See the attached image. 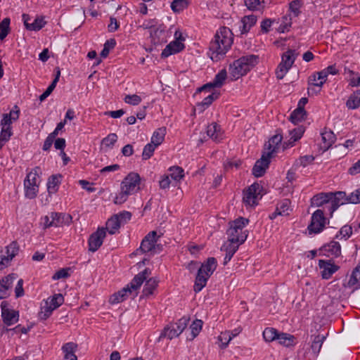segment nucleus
<instances>
[{
    "label": "nucleus",
    "instance_id": "nucleus-21",
    "mask_svg": "<svg viewBox=\"0 0 360 360\" xmlns=\"http://www.w3.org/2000/svg\"><path fill=\"white\" fill-rule=\"evenodd\" d=\"M19 245L17 242L13 241L6 248V255L1 257L0 261V269L3 268V266H6L10 261L18 253Z\"/></svg>",
    "mask_w": 360,
    "mask_h": 360
},
{
    "label": "nucleus",
    "instance_id": "nucleus-44",
    "mask_svg": "<svg viewBox=\"0 0 360 360\" xmlns=\"http://www.w3.org/2000/svg\"><path fill=\"white\" fill-rule=\"evenodd\" d=\"M40 168L39 167H34L30 172L26 178L24 180V182L30 183L32 184H39L37 182L38 179L39 178Z\"/></svg>",
    "mask_w": 360,
    "mask_h": 360
},
{
    "label": "nucleus",
    "instance_id": "nucleus-34",
    "mask_svg": "<svg viewBox=\"0 0 360 360\" xmlns=\"http://www.w3.org/2000/svg\"><path fill=\"white\" fill-rule=\"evenodd\" d=\"M145 281L146 283L142 292L143 296L148 297L153 294L154 290L158 285L159 281L155 278H150L148 280L146 278Z\"/></svg>",
    "mask_w": 360,
    "mask_h": 360
},
{
    "label": "nucleus",
    "instance_id": "nucleus-42",
    "mask_svg": "<svg viewBox=\"0 0 360 360\" xmlns=\"http://www.w3.org/2000/svg\"><path fill=\"white\" fill-rule=\"evenodd\" d=\"M294 339L295 338L292 335L284 333H278V338H276V340L282 345L290 347L293 345Z\"/></svg>",
    "mask_w": 360,
    "mask_h": 360
},
{
    "label": "nucleus",
    "instance_id": "nucleus-62",
    "mask_svg": "<svg viewBox=\"0 0 360 360\" xmlns=\"http://www.w3.org/2000/svg\"><path fill=\"white\" fill-rule=\"evenodd\" d=\"M12 135H13V131H12L11 127H4V126L1 127V133H0L1 140L8 142Z\"/></svg>",
    "mask_w": 360,
    "mask_h": 360
},
{
    "label": "nucleus",
    "instance_id": "nucleus-50",
    "mask_svg": "<svg viewBox=\"0 0 360 360\" xmlns=\"http://www.w3.org/2000/svg\"><path fill=\"white\" fill-rule=\"evenodd\" d=\"M52 307V309H57L64 302V298L61 294H55L53 296L50 297L46 301Z\"/></svg>",
    "mask_w": 360,
    "mask_h": 360
},
{
    "label": "nucleus",
    "instance_id": "nucleus-33",
    "mask_svg": "<svg viewBox=\"0 0 360 360\" xmlns=\"http://www.w3.org/2000/svg\"><path fill=\"white\" fill-rule=\"evenodd\" d=\"M306 117V110L304 109L300 108V107H297V108L291 112L289 120L294 124H297L298 123L304 120Z\"/></svg>",
    "mask_w": 360,
    "mask_h": 360
},
{
    "label": "nucleus",
    "instance_id": "nucleus-40",
    "mask_svg": "<svg viewBox=\"0 0 360 360\" xmlns=\"http://www.w3.org/2000/svg\"><path fill=\"white\" fill-rule=\"evenodd\" d=\"M179 335L180 334L177 332L176 327L172 323L164 328L163 331L160 334V338H167L168 339L172 340L178 337Z\"/></svg>",
    "mask_w": 360,
    "mask_h": 360
},
{
    "label": "nucleus",
    "instance_id": "nucleus-64",
    "mask_svg": "<svg viewBox=\"0 0 360 360\" xmlns=\"http://www.w3.org/2000/svg\"><path fill=\"white\" fill-rule=\"evenodd\" d=\"M70 268H63L56 271L52 276L53 280H59L66 278L70 276Z\"/></svg>",
    "mask_w": 360,
    "mask_h": 360
},
{
    "label": "nucleus",
    "instance_id": "nucleus-49",
    "mask_svg": "<svg viewBox=\"0 0 360 360\" xmlns=\"http://www.w3.org/2000/svg\"><path fill=\"white\" fill-rule=\"evenodd\" d=\"M278 330L274 328H266L263 331V338L266 342H272L278 338Z\"/></svg>",
    "mask_w": 360,
    "mask_h": 360
},
{
    "label": "nucleus",
    "instance_id": "nucleus-7",
    "mask_svg": "<svg viewBox=\"0 0 360 360\" xmlns=\"http://www.w3.org/2000/svg\"><path fill=\"white\" fill-rule=\"evenodd\" d=\"M263 187L258 183L252 184L244 191L243 201L246 205L255 206L263 195Z\"/></svg>",
    "mask_w": 360,
    "mask_h": 360
},
{
    "label": "nucleus",
    "instance_id": "nucleus-1",
    "mask_svg": "<svg viewBox=\"0 0 360 360\" xmlns=\"http://www.w3.org/2000/svg\"><path fill=\"white\" fill-rule=\"evenodd\" d=\"M233 41L231 30L226 27H220L210 44V51L212 54V59L219 60L220 56H224L230 49Z\"/></svg>",
    "mask_w": 360,
    "mask_h": 360
},
{
    "label": "nucleus",
    "instance_id": "nucleus-43",
    "mask_svg": "<svg viewBox=\"0 0 360 360\" xmlns=\"http://www.w3.org/2000/svg\"><path fill=\"white\" fill-rule=\"evenodd\" d=\"M282 139L283 136L280 134H277L273 136L269 141L268 149L269 151L268 153H271V155L274 153H276V149L282 141Z\"/></svg>",
    "mask_w": 360,
    "mask_h": 360
},
{
    "label": "nucleus",
    "instance_id": "nucleus-57",
    "mask_svg": "<svg viewBox=\"0 0 360 360\" xmlns=\"http://www.w3.org/2000/svg\"><path fill=\"white\" fill-rule=\"evenodd\" d=\"M117 141V136L115 133L108 134L106 137L103 139L101 143L105 147L112 148Z\"/></svg>",
    "mask_w": 360,
    "mask_h": 360
},
{
    "label": "nucleus",
    "instance_id": "nucleus-12",
    "mask_svg": "<svg viewBox=\"0 0 360 360\" xmlns=\"http://www.w3.org/2000/svg\"><path fill=\"white\" fill-rule=\"evenodd\" d=\"M177 32H176L174 34L176 39L171 41L169 44H167L165 49L162 51L161 53V57L162 58H167L171 55L179 53L180 51L184 49L185 46L181 41H184V39L181 37V34H179V36L177 37Z\"/></svg>",
    "mask_w": 360,
    "mask_h": 360
},
{
    "label": "nucleus",
    "instance_id": "nucleus-4",
    "mask_svg": "<svg viewBox=\"0 0 360 360\" xmlns=\"http://www.w3.org/2000/svg\"><path fill=\"white\" fill-rule=\"evenodd\" d=\"M217 266V262L214 257H209L201 264L195 276L193 290L199 292L206 285L209 278L212 275Z\"/></svg>",
    "mask_w": 360,
    "mask_h": 360
},
{
    "label": "nucleus",
    "instance_id": "nucleus-8",
    "mask_svg": "<svg viewBox=\"0 0 360 360\" xmlns=\"http://www.w3.org/2000/svg\"><path fill=\"white\" fill-rule=\"evenodd\" d=\"M158 238L157 232L155 231L149 232L142 240L141 246L139 249L136 250V254H138L139 252L142 253H156V249H158V250H160V245H156Z\"/></svg>",
    "mask_w": 360,
    "mask_h": 360
},
{
    "label": "nucleus",
    "instance_id": "nucleus-3",
    "mask_svg": "<svg viewBox=\"0 0 360 360\" xmlns=\"http://www.w3.org/2000/svg\"><path fill=\"white\" fill-rule=\"evenodd\" d=\"M258 56L248 55L233 61L229 66V73L233 80L245 75L258 63Z\"/></svg>",
    "mask_w": 360,
    "mask_h": 360
},
{
    "label": "nucleus",
    "instance_id": "nucleus-24",
    "mask_svg": "<svg viewBox=\"0 0 360 360\" xmlns=\"http://www.w3.org/2000/svg\"><path fill=\"white\" fill-rule=\"evenodd\" d=\"M15 278V275L12 274L0 280V300L8 296V290L11 288Z\"/></svg>",
    "mask_w": 360,
    "mask_h": 360
},
{
    "label": "nucleus",
    "instance_id": "nucleus-47",
    "mask_svg": "<svg viewBox=\"0 0 360 360\" xmlns=\"http://www.w3.org/2000/svg\"><path fill=\"white\" fill-rule=\"evenodd\" d=\"M46 21L43 17L36 18L30 25H26V29L32 31H39L44 27Z\"/></svg>",
    "mask_w": 360,
    "mask_h": 360
},
{
    "label": "nucleus",
    "instance_id": "nucleus-29",
    "mask_svg": "<svg viewBox=\"0 0 360 360\" xmlns=\"http://www.w3.org/2000/svg\"><path fill=\"white\" fill-rule=\"evenodd\" d=\"M207 134L217 142H219L223 139L221 127L216 122H213L207 127Z\"/></svg>",
    "mask_w": 360,
    "mask_h": 360
},
{
    "label": "nucleus",
    "instance_id": "nucleus-15",
    "mask_svg": "<svg viewBox=\"0 0 360 360\" xmlns=\"http://www.w3.org/2000/svg\"><path fill=\"white\" fill-rule=\"evenodd\" d=\"M105 235L106 232L104 228H98L96 232L93 233L88 240L89 250L92 252H96L103 244Z\"/></svg>",
    "mask_w": 360,
    "mask_h": 360
},
{
    "label": "nucleus",
    "instance_id": "nucleus-59",
    "mask_svg": "<svg viewBox=\"0 0 360 360\" xmlns=\"http://www.w3.org/2000/svg\"><path fill=\"white\" fill-rule=\"evenodd\" d=\"M202 323H203L201 320L196 319L191 325L190 328L191 330L192 339H193L198 335V333H200V331L202 329Z\"/></svg>",
    "mask_w": 360,
    "mask_h": 360
},
{
    "label": "nucleus",
    "instance_id": "nucleus-52",
    "mask_svg": "<svg viewBox=\"0 0 360 360\" xmlns=\"http://www.w3.org/2000/svg\"><path fill=\"white\" fill-rule=\"evenodd\" d=\"M290 206V200L289 199H283L277 204L276 208L281 212V215L285 216L289 214Z\"/></svg>",
    "mask_w": 360,
    "mask_h": 360
},
{
    "label": "nucleus",
    "instance_id": "nucleus-6",
    "mask_svg": "<svg viewBox=\"0 0 360 360\" xmlns=\"http://www.w3.org/2000/svg\"><path fill=\"white\" fill-rule=\"evenodd\" d=\"M299 53L295 49H288L281 56V62L276 70V75L278 79H282L290 69Z\"/></svg>",
    "mask_w": 360,
    "mask_h": 360
},
{
    "label": "nucleus",
    "instance_id": "nucleus-18",
    "mask_svg": "<svg viewBox=\"0 0 360 360\" xmlns=\"http://www.w3.org/2000/svg\"><path fill=\"white\" fill-rule=\"evenodd\" d=\"M169 33L166 30V27L163 25L158 26L153 32H150L152 42L155 45H160L167 41Z\"/></svg>",
    "mask_w": 360,
    "mask_h": 360
},
{
    "label": "nucleus",
    "instance_id": "nucleus-39",
    "mask_svg": "<svg viewBox=\"0 0 360 360\" xmlns=\"http://www.w3.org/2000/svg\"><path fill=\"white\" fill-rule=\"evenodd\" d=\"M122 225L117 217L113 215L106 222V229L110 234H115Z\"/></svg>",
    "mask_w": 360,
    "mask_h": 360
},
{
    "label": "nucleus",
    "instance_id": "nucleus-61",
    "mask_svg": "<svg viewBox=\"0 0 360 360\" xmlns=\"http://www.w3.org/2000/svg\"><path fill=\"white\" fill-rule=\"evenodd\" d=\"M115 216L117 217L120 224L124 225L131 219V213L128 211H122L117 214H115Z\"/></svg>",
    "mask_w": 360,
    "mask_h": 360
},
{
    "label": "nucleus",
    "instance_id": "nucleus-11",
    "mask_svg": "<svg viewBox=\"0 0 360 360\" xmlns=\"http://www.w3.org/2000/svg\"><path fill=\"white\" fill-rule=\"evenodd\" d=\"M1 318L7 326H12L19 320V311L9 308V303L3 301L1 303Z\"/></svg>",
    "mask_w": 360,
    "mask_h": 360
},
{
    "label": "nucleus",
    "instance_id": "nucleus-26",
    "mask_svg": "<svg viewBox=\"0 0 360 360\" xmlns=\"http://www.w3.org/2000/svg\"><path fill=\"white\" fill-rule=\"evenodd\" d=\"M321 149L326 151L335 141L336 137L332 131H324L321 134Z\"/></svg>",
    "mask_w": 360,
    "mask_h": 360
},
{
    "label": "nucleus",
    "instance_id": "nucleus-25",
    "mask_svg": "<svg viewBox=\"0 0 360 360\" xmlns=\"http://www.w3.org/2000/svg\"><path fill=\"white\" fill-rule=\"evenodd\" d=\"M64 354L65 360H77L75 352L77 349V345L73 342L64 344L61 348Z\"/></svg>",
    "mask_w": 360,
    "mask_h": 360
},
{
    "label": "nucleus",
    "instance_id": "nucleus-27",
    "mask_svg": "<svg viewBox=\"0 0 360 360\" xmlns=\"http://www.w3.org/2000/svg\"><path fill=\"white\" fill-rule=\"evenodd\" d=\"M241 25L239 27L240 34H247L256 24L257 17L254 15H245L241 19Z\"/></svg>",
    "mask_w": 360,
    "mask_h": 360
},
{
    "label": "nucleus",
    "instance_id": "nucleus-14",
    "mask_svg": "<svg viewBox=\"0 0 360 360\" xmlns=\"http://www.w3.org/2000/svg\"><path fill=\"white\" fill-rule=\"evenodd\" d=\"M271 153H266L263 154L261 158L256 161L253 168L252 174L256 177L262 176L270 164Z\"/></svg>",
    "mask_w": 360,
    "mask_h": 360
},
{
    "label": "nucleus",
    "instance_id": "nucleus-51",
    "mask_svg": "<svg viewBox=\"0 0 360 360\" xmlns=\"http://www.w3.org/2000/svg\"><path fill=\"white\" fill-rule=\"evenodd\" d=\"M115 45H116V41L115 39L112 38V39L107 40L105 42L103 49L101 52V56L102 58H106L108 56L110 51L111 49H114Z\"/></svg>",
    "mask_w": 360,
    "mask_h": 360
},
{
    "label": "nucleus",
    "instance_id": "nucleus-55",
    "mask_svg": "<svg viewBox=\"0 0 360 360\" xmlns=\"http://www.w3.org/2000/svg\"><path fill=\"white\" fill-rule=\"evenodd\" d=\"M158 146L152 143L146 144L143 150L142 158L146 160L150 159L153 156L155 149Z\"/></svg>",
    "mask_w": 360,
    "mask_h": 360
},
{
    "label": "nucleus",
    "instance_id": "nucleus-9",
    "mask_svg": "<svg viewBox=\"0 0 360 360\" xmlns=\"http://www.w3.org/2000/svg\"><path fill=\"white\" fill-rule=\"evenodd\" d=\"M327 219L322 210H316L311 215L310 224L307 229L309 233H319L325 228Z\"/></svg>",
    "mask_w": 360,
    "mask_h": 360
},
{
    "label": "nucleus",
    "instance_id": "nucleus-13",
    "mask_svg": "<svg viewBox=\"0 0 360 360\" xmlns=\"http://www.w3.org/2000/svg\"><path fill=\"white\" fill-rule=\"evenodd\" d=\"M329 203L330 204L328 210L332 216L333 213L340 206L349 202V195L347 196L344 191H338L335 193H330Z\"/></svg>",
    "mask_w": 360,
    "mask_h": 360
},
{
    "label": "nucleus",
    "instance_id": "nucleus-30",
    "mask_svg": "<svg viewBox=\"0 0 360 360\" xmlns=\"http://www.w3.org/2000/svg\"><path fill=\"white\" fill-rule=\"evenodd\" d=\"M62 175L60 174L50 176L47 181V191L49 194L55 193L58 191L60 184Z\"/></svg>",
    "mask_w": 360,
    "mask_h": 360
},
{
    "label": "nucleus",
    "instance_id": "nucleus-45",
    "mask_svg": "<svg viewBox=\"0 0 360 360\" xmlns=\"http://www.w3.org/2000/svg\"><path fill=\"white\" fill-rule=\"evenodd\" d=\"M305 131V128L302 125H300L290 131V143H293L300 139Z\"/></svg>",
    "mask_w": 360,
    "mask_h": 360
},
{
    "label": "nucleus",
    "instance_id": "nucleus-16",
    "mask_svg": "<svg viewBox=\"0 0 360 360\" xmlns=\"http://www.w3.org/2000/svg\"><path fill=\"white\" fill-rule=\"evenodd\" d=\"M319 266L321 271V275L323 279H329L332 275L340 269V266L335 264L333 259L319 261Z\"/></svg>",
    "mask_w": 360,
    "mask_h": 360
},
{
    "label": "nucleus",
    "instance_id": "nucleus-41",
    "mask_svg": "<svg viewBox=\"0 0 360 360\" xmlns=\"http://www.w3.org/2000/svg\"><path fill=\"white\" fill-rule=\"evenodd\" d=\"M292 26V17L291 14H285L282 17L281 23L278 28L279 33H285L290 30Z\"/></svg>",
    "mask_w": 360,
    "mask_h": 360
},
{
    "label": "nucleus",
    "instance_id": "nucleus-10",
    "mask_svg": "<svg viewBox=\"0 0 360 360\" xmlns=\"http://www.w3.org/2000/svg\"><path fill=\"white\" fill-rule=\"evenodd\" d=\"M140 181L139 174L131 172L122 180L121 188L126 191L130 195H133L139 191Z\"/></svg>",
    "mask_w": 360,
    "mask_h": 360
},
{
    "label": "nucleus",
    "instance_id": "nucleus-2",
    "mask_svg": "<svg viewBox=\"0 0 360 360\" xmlns=\"http://www.w3.org/2000/svg\"><path fill=\"white\" fill-rule=\"evenodd\" d=\"M150 273V270L146 268L136 274L126 287L110 296L109 299L110 304H115L120 303L129 297V295L135 297L138 295L140 287Z\"/></svg>",
    "mask_w": 360,
    "mask_h": 360
},
{
    "label": "nucleus",
    "instance_id": "nucleus-31",
    "mask_svg": "<svg viewBox=\"0 0 360 360\" xmlns=\"http://www.w3.org/2000/svg\"><path fill=\"white\" fill-rule=\"evenodd\" d=\"M311 338L313 339L311 344V349L314 356L316 357L321 351L322 345L326 337L323 335H317L311 336Z\"/></svg>",
    "mask_w": 360,
    "mask_h": 360
},
{
    "label": "nucleus",
    "instance_id": "nucleus-32",
    "mask_svg": "<svg viewBox=\"0 0 360 360\" xmlns=\"http://www.w3.org/2000/svg\"><path fill=\"white\" fill-rule=\"evenodd\" d=\"M330 193H320L313 196L311 199V206L321 207L324 204L329 203Z\"/></svg>",
    "mask_w": 360,
    "mask_h": 360
},
{
    "label": "nucleus",
    "instance_id": "nucleus-28",
    "mask_svg": "<svg viewBox=\"0 0 360 360\" xmlns=\"http://www.w3.org/2000/svg\"><path fill=\"white\" fill-rule=\"evenodd\" d=\"M242 243H231L229 242L228 244H224L221 250H224L226 252V255L224 260V265H226L233 257V255L238 250L239 245Z\"/></svg>",
    "mask_w": 360,
    "mask_h": 360
},
{
    "label": "nucleus",
    "instance_id": "nucleus-46",
    "mask_svg": "<svg viewBox=\"0 0 360 360\" xmlns=\"http://www.w3.org/2000/svg\"><path fill=\"white\" fill-rule=\"evenodd\" d=\"M11 20L8 18H5L0 22V40H4L10 31Z\"/></svg>",
    "mask_w": 360,
    "mask_h": 360
},
{
    "label": "nucleus",
    "instance_id": "nucleus-63",
    "mask_svg": "<svg viewBox=\"0 0 360 360\" xmlns=\"http://www.w3.org/2000/svg\"><path fill=\"white\" fill-rule=\"evenodd\" d=\"M129 195H130L126 191L122 190V188H121L120 192L118 194H117V195L115 196V198L114 199V202L115 204H119V205L122 204L127 201Z\"/></svg>",
    "mask_w": 360,
    "mask_h": 360
},
{
    "label": "nucleus",
    "instance_id": "nucleus-22",
    "mask_svg": "<svg viewBox=\"0 0 360 360\" xmlns=\"http://www.w3.org/2000/svg\"><path fill=\"white\" fill-rule=\"evenodd\" d=\"M343 285L345 288H352L353 290L360 289V264L354 269L348 281Z\"/></svg>",
    "mask_w": 360,
    "mask_h": 360
},
{
    "label": "nucleus",
    "instance_id": "nucleus-35",
    "mask_svg": "<svg viewBox=\"0 0 360 360\" xmlns=\"http://www.w3.org/2000/svg\"><path fill=\"white\" fill-rule=\"evenodd\" d=\"M346 106L349 110L357 109L360 106V92L359 90L354 91L348 98Z\"/></svg>",
    "mask_w": 360,
    "mask_h": 360
},
{
    "label": "nucleus",
    "instance_id": "nucleus-38",
    "mask_svg": "<svg viewBox=\"0 0 360 360\" xmlns=\"http://www.w3.org/2000/svg\"><path fill=\"white\" fill-rule=\"evenodd\" d=\"M219 96V92H212L207 96L204 98V99L200 103H198L197 106L200 108V110H204L207 108L214 100L217 99Z\"/></svg>",
    "mask_w": 360,
    "mask_h": 360
},
{
    "label": "nucleus",
    "instance_id": "nucleus-36",
    "mask_svg": "<svg viewBox=\"0 0 360 360\" xmlns=\"http://www.w3.org/2000/svg\"><path fill=\"white\" fill-rule=\"evenodd\" d=\"M166 134V128L160 127L155 130L151 137V142L156 146H160L164 141Z\"/></svg>",
    "mask_w": 360,
    "mask_h": 360
},
{
    "label": "nucleus",
    "instance_id": "nucleus-56",
    "mask_svg": "<svg viewBox=\"0 0 360 360\" xmlns=\"http://www.w3.org/2000/svg\"><path fill=\"white\" fill-rule=\"evenodd\" d=\"M231 339L232 336L230 331L221 333L218 337V340L221 342L220 347L221 349L226 348Z\"/></svg>",
    "mask_w": 360,
    "mask_h": 360
},
{
    "label": "nucleus",
    "instance_id": "nucleus-53",
    "mask_svg": "<svg viewBox=\"0 0 360 360\" xmlns=\"http://www.w3.org/2000/svg\"><path fill=\"white\" fill-rule=\"evenodd\" d=\"M55 309H52V307L46 302L45 305L41 309V311L39 313V318L41 320H46L52 314Z\"/></svg>",
    "mask_w": 360,
    "mask_h": 360
},
{
    "label": "nucleus",
    "instance_id": "nucleus-54",
    "mask_svg": "<svg viewBox=\"0 0 360 360\" xmlns=\"http://www.w3.org/2000/svg\"><path fill=\"white\" fill-rule=\"evenodd\" d=\"M188 6L186 0H174L171 4V8L175 13L182 11Z\"/></svg>",
    "mask_w": 360,
    "mask_h": 360
},
{
    "label": "nucleus",
    "instance_id": "nucleus-17",
    "mask_svg": "<svg viewBox=\"0 0 360 360\" xmlns=\"http://www.w3.org/2000/svg\"><path fill=\"white\" fill-rule=\"evenodd\" d=\"M227 77V72L225 69L220 70L214 77L212 82L204 84L202 86L198 89V91H210L214 87H221Z\"/></svg>",
    "mask_w": 360,
    "mask_h": 360
},
{
    "label": "nucleus",
    "instance_id": "nucleus-23",
    "mask_svg": "<svg viewBox=\"0 0 360 360\" xmlns=\"http://www.w3.org/2000/svg\"><path fill=\"white\" fill-rule=\"evenodd\" d=\"M321 250L328 257H338L341 255V246L337 241H331L324 245Z\"/></svg>",
    "mask_w": 360,
    "mask_h": 360
},
{
    "label": "nucleus",
    "instance_id": "nucleus-60",
    "mask_svg": "<svg viewBox=\"0 0 360 360\" xmlns=\"http://www.w3.org/2000/svg\"><path fill=\"white\" fill-rule=\"evenodd\" d=\"M300 1L295 0L289 4V11L292 13L295 17H297L300 13Z\"/></svg>",
    "mask_w": 360,
    "mask_h": 360
},
{
    "label": "nucleus",
    "instance_id": "nucleus-37",
    "mask_svg": "<svg viewBox=\"0 0 360 360\" xmlns=\"http://www.w3.org/2000/svg\"><path fill=\"white\" fill-rule=\"evenodd\" d=\"M25 195L28 199H34L39 192V184L24 182Z\"/></svg>",
    "mask_w": 360,
    "mask_h": 360
},
{
    "label": "nucleus",
    "instance_id": "nucleus-20",
    "mask_svg": "<svg viewBox=\"0 0 360 360\" xmlns=\"http://www.w3.org/2000/svg\"><path fill=\"white\" fill-rule=\"evenodd\" d=\"M338 73V70L335 67V65H331L324 68L320 72H316L318 75V79L319 82H309V85L316 86L318 87H322L323 84L326 82L327 77L329 75H335Z\"/></svg>",
    "mask_w": 360,
    "mask_h": 360
},
{
    "label": "nucleus",
    "instance_id": "nucleus-48",
    "mask_svg": "<svg viewBox=\"0 0 360 360\" xmlns=\"http://www.w3.org/2000/svg\"><path fill=\"white\" fill-rule=\"evenodd\" d=\"M169 171V176L176 181H179L184 176V171L180 167H171Z\"/></svg>",
    "mask_w": 360,
    "mask_h": 360
},
{
    "label": "nucleus",
    "instance_id": "nucleus-19",
    "mask_svg": "<svg viewBox=\"0 0 360 360\" xmlns=\"http://www.w3.org/2000/svg\"><path fill=\"white\" fill-rule=\"evenodd\" d=\"M51 222L48 225L56 227L69 225L72 222V216L66 213L51 212Z\"/></svg>",
    "mask_w": 360,
    "mask_h": 360
},
{
    "label": "nucleus",
    "instance_id": "nucleus-58",
    "mask_svg": "<svg viewBox=\"0 0 360 360\" xmlns=\"http://www.w3.org/2000/svg\"><path fill=\"white\" fill-rule=\"evenodd\" d=\"M189 321H190L189 318L183 316L182 318L179 319L177 322L173 323V324L176 327V329L177 330V332L179 334H181L184 330V329L186 328Z\"/></svg>",
    "mask_w": 360,
    "mask_h": 360
},
{
    "label": "nucleus",
    "instance_id": "nucleus-5",
    "mask_svg": "<svg viewBox=\"0 0 360 360\" xmlns=\"http://www.w3.org/2000/svg\"><path fill=\"white\" fill-rule=\"evenodd\" d=\"M249 220L243 217H239L230 223V228L227 230L228 242L243 243L248 234L243 231V229L248 225Z\"/></svg>",
    "mask_w": 360,
    "mask_h": 360
}]
</instances>
